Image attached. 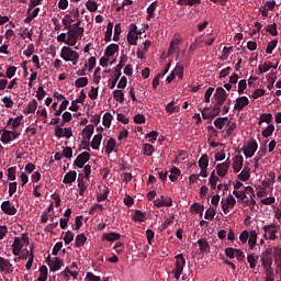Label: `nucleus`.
Wrapping results in <instances>:
<instances>
[{
	"instance_id": "nucleus-1",
	"label": "nucleus",
	"mask_w": 281,
	"mask_h": 281,
	"mask_svg": "<svg viewBox=\"0 0 281 281\" xmlns=\"http://www.w3.org/2000/svg\"><path fill=\"white\" fill-rule=\"evenodd\" d=\"M60 58L66 63H72V65H78V60L80 59V55L78 52L71 49L69 46H64L60 52Z\"/></svg>"
},
{
	"instance_id": "nucleus-2",
	"label": "nucleus",
	"mask_w": 281,
	"mask_h": 281,
	"mask_svg": "<svg viewBox=\"0 0 281 281\" xmlns=\"http://www.w3.org/2000/svg\"><path fill=\"white\" fill-rule=\"evenodd\" d=\"M46 262L48 265V267L50 268V271H60V268H63L65 266V261L58 257L53 258L52 260V256L48 255Z\"/></svg>"
},
{
	"instance_id": "nucleus-3",
	"label": "nucleus",
	"mask_w": 281,
	"mask_h": 281,
	"mask_svg": "<svg viewBox=\"0 0 281 281\" xmlns=\"http://www.w3.org/2000/svg\"><path fill=\"white\" fill-rule=\"evenodd\" d=\"M256 150H258V143L256 140L248 142L247 146L243 147V153L246 159H251V157L256 155Z\"/></svg>"
},
{
	"instance_id": "nucleus-4",
	"label": "nucleus",
	"mask_w": 281,
	"mask_h": 281,
	"mask_svg": "<svg viewBox=\"0 0 281 281\" xmlns=\"http://www.w3.org/2000/svg\"><path fill=\"white\" fill-rule=\"evenodd\" d=\"M221 205L224 214H229V209L234 210V205H236V199L234 195L228 194L225 200H222Z\"/></svg>"
},
{
	"instance_id": "nucleus-5",
	"label": "nucleus",
	"mask_w": 281,
	"mask_h": 281,
	"mask_svg": "<svg viewBox=\"0 0 281 281\" xmlns=\"http://www.w3.org/2000/svg\"><path fill=\"white\" fill-rule=\"evenodd\" d=\"M227 95L228 94L225 91V89H223V87L216 88L215 93H214L215 105L222 106V104H224L225 101L227 100Z\"/></svg>"
},
{
	"instance_id": "nucleus-6",
	"label": "nucleus",
	"mask_w": 281,
	"mask_h": 281,
	"mask_svg": "<svg viewBox=\"0 0 281 281\" xmlns=\"http://www.w3.org/2000/svg\"><path fill=\"white\" fill-rule=\"evenodd\" d=\"M91 159V154L88 151H83L77 156V158L74 161V166L77 168H85V164Z\"/></svg>"
},
{
	"instance_id": "nucleus-7",
	"label": "nucleus",
	"mask_w": 281,
	"mask_h": 281,
	"mask_svg": "<svg viewBox=\"0 0 281 281\" xmlns=\"http://www.w3.org/2000/svg\"><path fill=\"white\" fill-rule=\"evenodd\" d=\"M1 210L8 215V216H14L19 210L10 202V200L3 201L1 203Z\"/></svg>"
},
{
	"instance_id": "nucleus-8",
	"label": "nucleus",
	"mask_w": 281,
	"mask_h": 281,
	"mask_svg": "<svg viewBox=\"0 0 281 281\" xmlns=\"http://www.w3.org/2000/svg\"><path fill=\"white\" fill-rule=\"evenodd\" d=\"M55 135L56 137H66L67 139H70V137L74 136V132L71 131V127H60V125H57L55 127Z\"/></svg>"
},
{
	"instance_id": "nucleus-9",
	"label": "nucleus",
	"mask_w": 281,
	"mask_h": 281,
	"mask_svg": "<svg viewBox=\"0 0 281 281\" xmlns=\"http://www.w3.org/2000/svg\"><path fill=\"white\" fill-rule=\"evenodd\" d=\"M269 229H273L270 232L269 240H276V238H278L277 234H278V229H280V225L272 223L263 226L265 238H267V232H269Z\"/></svg>"
},
{
	"instance_id": "nucleus-10",
	"label": "nucleus",
	"mask_w": 281,
	"mask_h": 281,
	"mask_svg": "<svg viewBox=\"0 0 281 281\" xmlns=\"http://www.w3.org/2000/svg\"><path fill=\"white\" fill-rule=\"evenodd\" d=\"M21 135V133H16L14 131H8L5 130L1 135V142L2 144H10L12 139H18V137Z\"/></svg>"
},
{
	"instance_id": "nucleus-11",
	"label": "nucleus",
	"mask_w": 281,
	"mask_h": 281,
	"mask_svg": "<svg viewBox=\"0 0 281 281\" xmlns=\"http://www.w3.org/2000/svg\"><path fill=\"white\" fill-rule=\"evenodd\" d=\"M154 205L156 207H172V198H166L164 195H160V198L156 199L154 201Z\"/></svg>"
},
{
	"instance_id": "nucleus-12",
	"label": "nucleus",
	"mask_w": 281,
	"mask_h": 281,
	"mask_svg": "<svg viewBox=\"0 0 281 281\" xmlns=\"http://www.w3.org/2000/svg\"><path fill=\"white\" fill-rule=\"evenodd\" d=\"M261 265H262L263 268L272 267L273 257L271 256V249L270 248L266 249V251L262 252Z\"/></svg>"
},
{
	"instance_id": "nucleus-13",
	"label": "nucleus",
	"mask_w": 281,
	"mask_h": 281,
	"mask_svg": "<svg viewBox=\"0 0 281 281\" xmlns=\"http://www.w3.org/2000/svg\"><path fill=\"white\" fill-rule=\"evenodd\" d=\"M126 60H128V57H126V55H121V59L119 61V65L114 68V78H116V80H120V78L122 77V69L124 68V65H126Z\"/></svg>"
},
{
	"instance_id": "nucleus-14",
	"label": "nucleus",
	"mask_w": 281,
	"mask_h": 281,
	"mask_svg": "<svg viewBox=\"0 0 281 281\" xmlns=\"http://www.w3.org/2000/svg\"><path fill=\"white\" fill-rule=\"evenodd\" d=\"M231 164H232V161H229V159H226L222 164H217L216 170H217L218 177H226L227 176V172L229 171Z\"/></svg>"
},
{
	"instance_id": "nucleus-15",
	"label": "nucleus",
	"mask_w": 281,
	"mask_h": 281,
	"mask_svg": "<svg viewBox=\"0 0 281 281\" xmlns=\"http://www.w3.org/2000/svg\"><path fill=\"white\" fill-rule=\"evenodd\" d=\"M0 271L4 273H12L14 271V266H12L10 259L0 257Z\"/></svg>"
},
{
	"instance_id": "nucleus-16",
	"label": "nucleus",
	"mask_w": 281,
	"mask_h": 281,
	"mask_svg": "<svg viewBox=\"0 0 281 281\" xmlns=\"http://www.w3.org/2000/svg\"><path fill=\"white\" fill-rule=\"evenodd\" d=\"M66 34L68 38L78 42V40L82 38V36L85 35V29H78L75 31L71 29H68V32Z\"/></svg>"
},
{
	"instance_id": "nucleus-17",
	"label": "nucleus",
	"mask_w": 281,
	"mask_h": 281,
	"mask_svg": "<svg viewBox=\"0 0 281 281\" xmlns=\"http://www.w3.org/2000/svg\"><path fill=\"white\" fill-rule=\"evenodd\" d=\"M249 104V99L247 97H239L236 99V103H235V111H243L245 109V106H247Z\"/></svg>"
},
{
	"instance_id": "nucleus-18",
	"label": "nucleus",
	"mask_w": 281,
	"mask_h": 281,
	"mask_svg": "<svg viewBox=\"0 0 281 281\" xmlns=\"http://www.w3.org/2000/svg\"><path fill=\"white\" fill-rule=\"evenodd\" d=\"M116 52H120V45H117V44H110L105 48L104 56L106 58H111V56H115Z\"/></svg>"
},
{
	"instance_id": "nucleus-19",
	"label": "nucleus",
	"mask_w": 281,
	"mask_h": 281,
	"mask_svg": "<svg viewBox=\"0 0 281 281\" xmlns=\"http://www.w3.org/2000/svg\"><path fill=\"white\" fill-rule=\"evenodd\" d=\"M176 268L177 271H183L186 267V257H183V254H179L176 257Z\"/></svg>"
},
{
	"instance_id": "nucleus-20",
	"label": "nucleus",
	"mask_w": 281,
	"mask_h": 281,
	"mask_svg": "<svg viewBox=\"0 0 281 281\" xmlns=\"http://www.w3.org/2000/svg\"><path fill=\"white\" fill-rule=\"evenodd\" d=\"M36 109H38V102L36 101V99H33L24 109V113L25 115H30V113H35Z\"/></svg>"
},
{
	"instance_id": "nucleus-21",
	"label": "nucleus",
	"mask_w": 281,
	"mask_h": 281,
	"mask_svg": "<svg viewBox=\"0 0 281 281\" xmlns=\"http://www.w3.org/2000/svg\"><path fill=\"white\" fill-rule=\"evenodd\" d=\"M78 189L80 196H85V192H87V186L85 184V176L79 173L78 176Z\"/></svg>"
},
{
	"instance_id": "nucleus-22",
	"label": "nucleus",
	"mask_w": 281,
	"mask_h": 281,
	"mask_svg": "<svg viewBox=\"0 0 281 281\" xmlns=\"http://www.w3.org/2000/svg\"><path fill=\"white\" fill-rule=\"evenodd\" d=\"M102 238L103 240H108V243H115V240L122 238V235H120V233H105Z\"/></svg>"
},
{
	"instance_id": "nucleus-23",
	"label": "nucleus",
	"mask_w": 281,
	"mask_h": 281,
	"mask_svg": "<svg viewBox=\"0 0 281 281\" xmlns=\"http://www.w3.org/2000/svg\"><path fill=\"white\" fill-rule=\"evenodd\" d=\"M76 177H78V172L69 171L65 175L63 183L69 186L70 183H74V181H76Z\"/></svg>"
},
{
	"instance_id": "nucleus-24",
	"label": "nucleus",
	"mask_w": 281,
	"mask_h": 281,
	"mask_svg": "<svg viewBox=\"0 0 281 281\" xmlns=\"http://www.w3.org/2000/svg\"><path fill=\"white\" fill-rule=\"evenodd\" d=\"M95 131V126L93 124H89L83 128V137L87 139V142L91 140V136L93 135Z\"/></svg>"
},
{
	"instance_id": "nucleus-25",
	"label": "nucleus",
	"mask_w": 281,
	"mask_h": 281,
	"mask_svg": "<svg viewBox=\"0 0 281 281\" xmlns=\"http://www.w3.org/2000/svg\"><path fill=\"white\" fill-rule=\"evenodd\" d=\"M243 161H244L243 156L240 155L235 156L234 165H233L234 172H240V170H243Z\"/></svg>"
},
{
	"instance_id": "nucleus-26",
	"label": "nucleus",
	"mask_w": 281,
	"mask_h": 281,
	"mask_svg": "<svg viewBox=\"0 0 281 281\" xmlns=\"http://www.w3.org/2000/svg\"><path fill=\"white\" fill-rule=\"evenodd\" d=\"M100 144H102V133L95 134L91 142V148L93 150H100Z\"/></svg>"
},
{
	"instance_id": "nucleus-27",
	"label": "nucleus",
	"mask_w": 281,
	"mask_h": 281,
	"mask_svg": "<svg viewBox=\"0 0 281 281\" xmlns=\"http://www.w3.org/2000/svg\"><path fill=\"white\" fill-rule=\"evenodd\" d=\"M258 241V233L256 231H250L248 236V244L251 249L256 247V243Z\"/></svg>"
},
{
	"instance_id": "nucleus-28",
	"label": "nucleus",
	"mask_w": 281,
	"mask_h": 281,
	"mask_svg": "<svg viewBox=\"0 0 281 281\" xmlns=\"http://www.w3.org/2000/svg\"><path fill=\"white\" fill-rule=\"evenodd\" d=\"M23 120V115H20L18 117L13 119H9L7 125L10 126V124H12L11 128L12 131H16L18 126H21V122Z\"/></svg>"
},
{
	"instance_id": "nucleus-29",
	"label": "nucleus",
	"mask_w": 281,
	"mask_h": 281,
	"mask_svg": "<svg viewBox=\"0 0 281 281\" xmlns=\"http://www.w3.org/2000/svg\"><path fill=\"white\" fill-rule=\"evenodd\" d=\"M273 121V115L271 113H263L260 115L259 117V126H262V123L266 122V124H271V122Z\"/></svg>"
},
{
	"instance_id": "nucleus-30",
	"label": "nucleus",
	"mask_w": 281,
	"mask_h": 281,
	"mask_svg": "<svg viewBox=\"0 0 281 281\" xmlns=\"http://www.w3.org/2000/svg\"><path fill=\"white\" fill-rule=\"evenodd\" d=\"M227 122H229V119L227 116L224 117H217L214 121V126H216L220 131H223V126H225V124H227Z\"/></svg>"
},
{
	"instance_id": "nucleus-31",
	"label": "nucleus",
	"mask_w": 281,
	"mask_h": 281,
	"mask_svg": "<svg viewBox=\"0 0 281 281\" xmlns=\"http://www.w3.org/2000/svg\"><path fill=\"white\" fill-rule=\"evenodd\" d=\"M132 218L136 223H144V221H146V213L139 210H136Z\"/></svg>"
},
{
	"instance_id": "nucleus-32",
	"label": "nucleus",
	"mask_w": 281,
	"mask_h": 281,
	"mask_svg": "<svg viewBox=\"0 0 281 281\" xmlns=\"http://www.w3.org/2000/svg\"><path fill=\"white\" fill-rule=\"evenodd\" d=\"M116 142L115 138H110L105 145V153L108 155H111V153H113L115 150V146H116Z\"/></svg>"
},
{
	"instance_id": "nucleus-33",
	"label": "nucleus",
	"mask_w": 281,
	"mask_h": 281,
	"mask_svg": "<svg viewBox=\"0 0 281 281\" xmlns=\"http://www.w3.org/2000/svg\"><path fill=\"white\" fill-rule=\"evenodd\" d=\"M85 243H87V236L85 234H79L75 239V247H85Z\"/></svg>"
},
{
	"instance_id": "nucleus-34",
	"label": "nucleus",
	"mask_w": 281,
	"mask_h": 281,
	"mask_svg": "<svg viewBox=\"0 0 281 281\" xmlns=\"http://www.w3.org/2000/svg\"><path fill=\"white\" fill-rule=\"evenodd\" d=\"M199 4H201V0H178L177 1V5L194 7V5H199Z\"/></svg>"
},
{
	"instance_id": "nucleus-35",
	"label": "nucleus",
	"mask_w": 281,
	"mask_h": 281,
	"mask_svg": "<svg viewBox=\"0 0 281 281\" xmlns=\"http://www.w3.org/2000/svg\"><path fill=\"white\" fill-rule=\"evenodd\" d=\"M87 85H89V79L87 77L78 78L75 81L76 89H82L83 87H87Z\"/></svg>"
},
{
	"instance_id": "nucleus-36",
	"label": "nucleus",
	"mask_w": 281,
	"mask_h": 281,
	"mask_svg": "<svg viewBox=\"0 0 281 281\" xmlns=\"http://www.w3.org/2000/svg\"><path fill=\"white\" fill-rule=\"evenodd\" d=\"M276 131V125L274 124H270L268 125L262 132L261 135L262 137H271V135H273V132Z\"/></svg>"
},
{
	"instance_id": "nucleus-37",
	"label": "nucleus",
	"mask_w": 281,
	"mask_h": 281,
	"mask_svg": "<svg viewBox=\"0 0 281 281\" xmlns=\"http://www.w3.org/2000/svg\"><path fill=\"white\" fill-rule=\"evenodd\" d=\"M112 36H113V22H109L106 25L105 37H104L105 43H110Z\"/></svg>"
},
{
	"instance_id": "nucleus-38",
	"label": "nucleus",
	"mask_w": 281,
	"mask_h": 281,
	"mask_svg": "<svg viewBox=\"0 0 281 281\" xmlns=\"http://www.w3.org/2000/svg\"><path fill=\"white\" fill-rule=\"evenodd\" d=\"M155 153V146L151 144H143V155L150 157Z\"/></svg>"
},
{
	"instance_id": "nucleus-39",
	"label": "nucleus",
	"mask_w": 281,
	"mask_h": 281,
	"mask_svg": "<svg viewBox=\"0 0 281 281\" xmlns=\"http://www.w3.org/2000/svg\"><path fill=\"white\" fill-rule=\"evenodd\" d=\"M198 245L200 247V251H210V243H207V239L201 238L198 240Z\"/></svg>"
},
{
	"instance_id": "nucleus-40",
	"label": "nucleus",
	"mask_w": 281,
	"mask_h": 281,
	"mask_svg": "<svg viewBox=\"0 0 281 281\" xmlns=\"http://www.w3.org/2000/svg\"><path fill=\"white\" fill-rule=\"evenodd\" d=\"M277 72H270L267 75V80H268V89H273V85H276V80H277V76H276Z\"/></svg>"
},
{
	"instance_id": "nucleus-41",
	"label": "nucleus",
	"mask_w": 281,
	"mask_h": 281,
	"mask_svg": "<svg viewBox=\"0 0 281 281\" xmlns=\"http://www.w3.org/2000/svg\"><path fill=\"white\" fill-rule=\"evenodd\" d=\"M109 188H104L103 189V193H98L97 194V201L98 203H102V201H106V199H109Z\"/></svg>"
},
{
	"instance_id": "nucleus-42",
	"label": "nucleus",
	"mask_w": 281,
	"mask_h": 281,
	"mask_svg": "<svg viewBox=\"0 0 281 281\" xmlns=\"http://www.w3.org/2000/svg\"><path fill=\"white\" fill-rule=\"evenodd\" d=\"M209 183L211 184L212 190H216V183H218V177L216 176V171L211 172Z\"/></svg>"
},
{
	"instance_id": "nucleus-43",
	"label": "nucleus",
	"mask_w": 281,
	"mask_h": 281,
	"mask_svg": "<svg viewBox=\"0 0 281 281\" xmlns=\"http://www.w3.org/2000/svg\"><path fill=\"white\" fill-rule=\"evenodd\" d=\"M113 98L116 102H120V104H123V102H124V92L122 90H114L113 91Z\"/></svg>"
},
{
	"instance_id": "nucleus-44",
	"label": "nucleus",
	"mask_w": 281,
	"mask_h": 281,
	"mask_svg": "<svg viewBox=\"0 0 281 281\" xmlns=\"http://www.w3.org/2000/svg\"><path fill=\"white\" fill-rule=\"evenodd\" d=\"M237 177L239 181H248V179L251 177V173L249 172V169L244 168Z\"/></svg>"
},
{
	"instance_id": "nucleus-45",
	"label": "nucleus",
	"mask_w": 281,
	"mask_h": 281,
	"mask_svg": "<svg viewBox=\"0 0 281 281\" xmlns=\"http://www.w3.org/2000/svg\"><path fill=\"white\" fill-rule=\"evenodd\" d=\"M214 216H216V209L209 207L205 212L204 218L206 221H214Z\"/></svg>"
},
{
	"instance_id": "nucleus-46",
	"label": "nucleus",
	"mask_w": 281,
	"mask_h": 281,
	"mask_svg": "<svg viewBox=\"0 0 281 281\" xmlns=\"http://www.w3.org/2000/svg\"><path fill=\"white\" fill-rule=\"evenodd\" d=\"M112 120H113V115H111L110 112L105 113L103 115V121H102L103 126H105L106 128H110Z\"/></svg>"
},
{
	"instance_id": "nucleus-47",
	"label": "nucleus",
	"mask_w": 281,
	"mask_h": 281,
	"mask_svg": "<svg viewBox=\"0 0 281 281\" xmlns=\"http://www.w3.org/2000/svg\"><path fill=\"white\" fill-rule=\"evenodd\" d=\"M15 75H16V67L15 66H9L7 68L4 78H9V80H11V78H14Z\"/></svg>"
},
{
	"instance_id": "nucleus-48",
	"label": "nucleus",
	"mask_w": 281,
	"mask_h": 281,
	"mask_svg": "<svg viewBox=\"0 0 281 281\" xmlns=\"http://www.w3.org/2000/svg\"><path fill=\"white\" fill-rule=\"evenodd\" d=\"M155 10H157V1H154V2L147 8L148 19H155Z\"/></svg>"
},
{
	"instance_id": "nucleus-49",
	"label": "nucleus",
	"mask_w": 281,
	"mask_h": 281,
	"mask_svg": "<svg viewBox=\"0 0 281 281\" xmlns=\"http://www.w3.org/2000/svg\"><path fill=\"white\" fill-rule=\"evenodd\" d=\"M38 281H47V266H42L40 268Z\"/></svg>"
},
{
	"instance_id": "nucleus-50",
	"label": "nucleus",
	"mask_w": 281,
	"mask_h": 281,
	"mask_svg": "<svg viewBox=\"0 0 281 281\" xmlns=\"http://www.w3.org/2000/svg\"><path fill=\"white\" fill-rule=\"evenodd\" d=\"M198 164L200 168H207V166H210V158L207 155H202Z\"/></svg>"
},
{
	"instance_id": "nucleus-51",
	"label": "nucleus",
	"mask_w": 281,
	"mask_h": 281,
	"mask_svg": "<svg viewBox=\"0 0 281 281\" xmlns=\"http://www.w3.org/2000/svg\"><path fill=\"white\" fill-rule=\"evenodd\" d=\"M247 262L249 263L250 269H256V265H258V257H255L254 255H248Z\"/></svg>"
},
{
	"instance_id": "nucleus-52",
	"label": "nucleus",
	"mask_w": 281,
	"mask_h": 281,
	"mask_svg": "<svg viewBox=\"0 0 281 281\" xmlns=\"http://www.w3.org/2000/svg\"><path fill=\"white\" fill-rule=\"evenodd\" d=\"M137 41H139L137 33L127 34V42L130 43V45H137Z\"/></svg>"
},
{
	"instance_id": "nucleus-53",
	"label": "nucleus",
	"mask_w": 281,
	"mask_h": 281,
	"mask_svg": "<svg viewBox=\"0 0 281 281\" xmlns=\"http://www.w3.org/2000/svg\"><path fill=\"white\" fill-rule=\"evenodd\" d=\"M266 32H268V34H271V36H278V24L273 23L271 25H268Z\"/></svg>"
},
{
	"instance_id": "nucleus-54",
	"label": "nucleus",
	"mask_w": 281,
	"mask_h": 281,
	"mask_svg": "<svg viewBox=\"0 0 281 281\" xmlns=\"http://www.w3.org/2000/svg\"><path fill=\"white\" fill-rule=\"evenodd\" d=\"M102 71V68L97 67L93 74V82L94 85H100V80H102V76L100 72Z\"/></svg>"
},
{
	"instance_id": "nucleus-55",
	"label": "nucleus",
	"mask_w": 281,
	"mask_h": 281,
	"mask_svg": "<svg viewBox=\"0 0 281 281\" xmlns=\"http://www.w3.org/2000/svg\"><path fill=\"white\" fill-rule=\"evenodd\" d=\"M172 72L179 80H183V66L177 65Z\"/></svg>"
},
{
	"instance_id": "nucleus-56",
	"label": "nucleus",
	"mask_w": 281,
	"mask_h": 281,
	"mask_svg": "<svg viewBox=\"0 0 281 281\" xmlns=\"http://www.w3.org/2000/svg\"><path fill=\"white\" fill-rule=\"evenodd\" d=\"M203 210H205V206L199 203H193L191 205V212H195V214H203Z\"/></svg>"
},
{
	"instance_id": "nucleus-57",
	"label": "nucleus",
	"mask_w": 281,
	"mask_h": 281,
	"mask_svg": "<svg viewBox=\"0 0 281 281\" xmlns=\"http://www.w3.org/2000/svg\"><path fill=\"white\" fill-rule=\"evenodd\" d=\"M11 247H15V249H23V237H14L13 244Z\"/></svg>"
},
{
	"instance_id": "nucleus-58",
	"label": "nucleus",
	"mask_w": 281,
	"mask_h": 281,
	"mask_svg": "<svg viewBox=\"0 0 281 281\" xmlns=\"http://www.w3.org/2000/svg\"><path fill=\"white\" fill-rule=\"evenodd\" d=\"M74 236L76 235L71 231L66 232L63 238L65 245H69L74 240Z\"/></svg>"
},
{
	"instance_id": "nucleus-59",
	"label": "nucleus",
	"mask_w": 281,
	"mask_h": 281,
	"mask_svg": "<svg viewBox=\"0 0 281 281\" xmlns=\"http://www.w3.org/2000/svg\"><path fill=\"white\" fill-rule=\"evenodd\" d=\"M86 8H87V10H89V12H97L98 11V3H95V1H93V0H89L86 3Z\"/></svg>"
},
{
	"instance_id": "nucleus-60",
	"label": "nucleus",
	"mask_w": 281,
	"mask_h": 281,
	"mask_svg": "<svg viewBox=\"0 0 281 281\" xmlns=\"http://www.w3.org/2000/svg\"><path fill=\"white\" fill-rule=\"evenodd\" d=\"M74 21H76V20H74V18H71L70 14H66L64 16V19L61 20V23H63V25H65V29L67 30V27H69V25H71V23H74Z\"/></svg>"
},
{
	"instance_id": "nucleus-61",
	"label": "nucleus",
	"mask_w": 281,
	"mask_h": 281,
	"mask_svg": "<svg viewBox=\"0 0 281 281\" xmlns=\"http://www.w3.org/2000/svg\"><path fill=\"white\" fill-rule=\"evenodd\" d=\"M8 179L10 181H16V167H10L8 169Z\"/></svg>"
},
{
	"instance_id": "nucleus-62",
	"label": "nucleus",
	"mask_w": 281,
	"mask_h": 281,
	"mask_svg": "<svg viewBox=\"0 0 281 281\" xmlns=\"http://www.w3.org/2000/svg\"><path fill=\"white\" fill-rule=\"evenodd\" d=\"M274 47H278V40H272L269 44H268V46H267V48H266V54H273V48Z\"/></svg>"
},
{
	"instance_id": "nucleus-63",
	"label": "nucleus",
	"mask_w": 281,
	"mask_h": 281,
	"mask_svg": "<svg viewBox=\"0 0 281 281\" xmlns=\"http://www.w3.org/2000/svg\"><path fill=\"white\" fill-rule=\"evenodd\" d=\"M100 88L91 87V90L89 91L88 95L90 100H98V91Z\"/></svg>"
},
{
	"instance_id": "nucleus-64",
	"label": "nucleus",
	"mask_w": 281,
	"mask_h": 281,
	"mask_svg": "<svg viewBox=\"0 0 281 281\" xmlns=\"http://www.w3.org/2000/svg\"><path fill=\"white\" fill-rule=\"evenodd\" d=\"M274 260L277 265L281 262V247H274Z\"/></svg>"
}]
</instances>
